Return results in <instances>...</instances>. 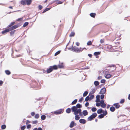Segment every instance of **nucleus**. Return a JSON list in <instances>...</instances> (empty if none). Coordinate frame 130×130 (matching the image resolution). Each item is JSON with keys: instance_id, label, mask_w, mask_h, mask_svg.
Listing matches in <instances>:
<instances>
[{"instance_id": "nucleus-1", "label": "nucleus", "mask_w": 130, "mask_h": 130, "mask_svg": "<svg viewBox=\"0 0 130 130\" xmlns=\"http://www.w3.org/2000/svg\"><path fill=\"white\" fill-rule=\"evenodd\" d=\"M82 107V106L79 104H77L76 106H73L71 108V109L73 112H75L77 111V108L80 109Z\"/></svg>"}, {"instance_id": "nucleus-2", "label": "nucleus", "mask_w": 130, "mask_h": 130, "mask_svg": "<svg viewBox=\"0 0 130 130\" xmlns=\"http://www.w3.org/2000/svg\"><path fill=\"white\" fill-rule=\"evenodd\" d=\"M57 67L56 65H54L53 66H51L49 67L48 69L47 70V73H49L51 72L53 69H57Z\"/></svg>"}, {"instance_id": "nucleus-3", "label": "nucleus", "mask_w": 130, "mask_h": 130, "mask_svg": "<svg viewBox=\"0 0 130 130\" xmlns=\"http://www.w3.org/2000/svg\"><path fill=\"white\" fill-rule=\"evenodd\" d=\"M97 116V114L96 113H93L88 118V121H91L92 119L95 118Z\"/></svg>"}, {"instance_id": "nucleus-4", "label": "nucleus", "mask_w": 130, "mask_h": 130, "mask_svg": "<svg viewBox=\"0 0 130 130\" xmlns=\"http://www.w3.org/2000/svg\"><path fill=\"white\" fill-rule=\"evenodd\" d=\"M71 51L76 53H79L81 51L80 48H78L75 46L73 47V46H72V48L71 50Z\"/></svg>"}, {"instance_id": "nucleus-5", "label": "nucleus", "mask_w": 130, "mask_h": 130, "mask_svg": "<svg viewBox=\"0 0 130 130\" xmlns=\"http://www.w3.org/2000/svg\"><path fill=\"white\" fill-rule=\"evenodd\" d=\"M82 110L80 109H77V111L74 112V114L75 115H76L78 113L79 114V115L80 116H82L83 115V112H82Z\"/></svg>"}, {"instance_id": "nucleus-6", "label": "nucleus", "mask_w": 130, "mask_h": 130, "mask_svg": "<svg viewBox=\"0 0 130 130\" xmlns=\"http://www.w3.org/2000/svg\"><path fill=\"white\" fill-rule=\"evenodd\" d=\"M63 112V110L62 109H60L59 110L54 111V114L57 115L62 113Z\"/></svg>"}, {"instance_id": "nucleus-7", "label": "nucleus", "mask_w": 130, "mask_h": 130, "mask_svg": "<svg viewBox=\"0 0 130 130\" xmlns=\"http://www.w3.org/2000/svg\"><path fill=\"white\" fill-rule=\"evenodd\" d=\"M76 123H75L73 121H72L71 122L69 127L70 128H72L74 126H76Z\"/></svg>"}, {"instance_id": "nucleus-8", "label": "nucleus", "mask_w": 130, "mask_h": 130, "mask_svg": "<svg viewBox=\"0 0 130 130\" xmlns=\"http://www.w3.org/2000/svg\"><path fill=\"white\" fill-rule=\"evenodd\" d=\"M106 92V89L105 88H103L100 91V93L102 94H104Z\"/></svg>"}, {"instance_id": "nucleus-9", "label": "nucleus", "mask_w": 130, "mask_h": 130, "mask_svg": "<svg viewBox=\"0 0 130 130\" xmlns=\"http://www.w3.org/2000/svg\"><path fill=\"white\" fill-rule=\"evenodd\" d=\"M79 122L83 124H85L86 123V121L85 119H80L79 120Z\"/></svg>"}, {"instance_id": "nucleus-10", "label": "nucleus", "mask_w": 130, "mask_h": 130, "mask_svg": "<svg viewBox=\"0 0 130 130\" xmlns=\"http://www.w3.org/2000/svg\"><path fill=\"white\" fill-rule=\"evenodd\" d=\"M18 27V26L17 25H15L12 27H11L10 28H9V29L10 31L16 28H17Z\"/></svg>"}, {"instance_id": "nucleus-11", "label": "nucleus", "mask_w": 130, "mask_h": 130, "mask_svg": "<svg viewBox=\"0 0 130 130\" xmlns=\"http://www.w3.org/2000/svg\"><path fill=\"white\" fill-rule=\"evenodd\" d=\"M113 105L115 106L116 108H118L120 106V105L118 103H115L113 104Z\"/></svg>"}, {"instance_id": "nucleus-12", "label": "nucleus", "mask_w": 130, "mask_h": 130, "mask_svg": "<svg viewBox=\"0 0 130 130\" xmlns=\"http://www.w3.org/2000/svg\"><path fill=\"white\" fill-rule=\"evenodd\" d=\"M83 113L84 116H85L88 115V112L87 110H85L83 111Z\"/></svg>"}, {"instance_id": "nucleus-13", "label": "nucleus", "mask_w": 130, "mask_h": 130, "mask_svg": "<svg viewBox=\"0 0 130 130\" xmlns=\"http://www.w3.org/2000/svg\"><path fill=\"white\" fill-rule=\"evenodd\" d=\"M96 89L97 88L96 87H95L94 88H93L92 89V91H91L90 93V94H92L94 93L95 92V91L96 90Z\"/></svg>"}, {"instance_id": "nucleus-14", "label": "nucleus", "mask_w": 130, "mask_h": 130, "mask_svg": "<svg viewBox=\"0 0 130 130\" xmlns=\"http://www.w3.org/2000/svg\"><path fill=\"white\" fill-rule=\"evenodd\" d=\"M100 96L99 95H97L96 96V100L95 101L96 102H100Z\"/></svg>"}, {"instance_id": "nucleus-15", "label": "nucleus", "mask_w": 130, "mask_h": 130, "mask_svg": "<svg viewBox=\"0 0 130 130\" xmlns=\"http://www.w3.org/2000/svg\"><path fill=\"white\" fill-rule=\"evenodd\" d=\"M10 30H9V29H6L2 31V34H5L6 33L8 32L9 31H10Z\"/></svg>"}, {"instance_id": "nucleus-16", "label": "nucleus", "mask_w": 130, "mask_h": 130, "mask_svg": "<svg viewBox=\"0 0 130 130\" xmlns=\"http://www.w3.org/2000/svg\"><path fill=\"white\" fill-rule=\"evenodd\" d=\"M26 0H22L21 1V4L24 5H25L26 4Z\"/></svg>"}, {"instance_id": "nucleus-17", "label": "nucleus", "mask_w": 130, "mask_h": 130, "mask_svg": "<svg viewBox=\"0 0 130 130\" xmlns=\"http://www.w3.org/2000/svg\"><path fill=\"white\" fill-rule=\"evenodd\" d=\"M116 69V68L115 67H113L111 68L110 69V73H111L114 71H115Z\"/></svg>"}, {"instance_id": "nucleus-18", "label": "nucleus", "mask_w": 130, "mask_h": 130, "mask_svg": "<svg viewBox=\"0 0 130 130\" xmlns=\"http://www.w3.org/2000/svg\"><path fill=\"white\" fill-rule=\"evenodd\" d=\"M103 111V109L102 108H100L98 110L97 112L98 114H100Z\"/></svg>"}, {"instance_id": "nucleus-19", "label": "nucleus", "mask_w": 130, "mask_h": 130, "mask_svg": "<svg viewBox=\"0 0 130 130\" xmlns=\"http://www.w3.org/2000/svg\"><path fill=\"white\" fill-rule=\"evenodd\" d=\"M31 0H26V4L28 5H30L31 3Z\"/></svg>"}, {"instance_id": "nucleus-20", "label": "nucleus", "mask_w": 130, "mask_h": 130, "mask_svg": "<svg viewBox=\"0 0 130 130\" xmlns=\"http://www.w3.org/2000/svg\"><path fill=\"white\" fill-rule=\"evenodd\" d=\"M99 82L97 81H95L94 82V84L95 86L98 85H99Z\"/></svg>"}, {"instance_id": "nucleus-21", "label": "nucleus", "mask_w": 130, "mask_h": 130, "mask_svg": "<svg viewBox=\"0 0 130 130\" xmlns=\"http://www.w3.org/2000/svg\"><path fill=\"white\" fill-rule=\"evenodd\" d=\"M75 119L76 120H78L79 118H80V117H79V115L77 114L76 115H75Z\"/></svg>"}, {"instance_id": "nucleus-22", "label": "nucleus", "mask_w": 130, "mask_h": 130, "mask_svg": "<svg viewBox=\"0 0 130 130\" xmlns=\"http://www.w3.org/2000/svg\"><path fill=\"white\" fill-rule=\"evenodd\" d=\"M115 108L113 106L111 107L110 108V110L112 112H113L115 110Z\"/></svg>"}, {"instance_id": "nucleus-23", "label": "nucleus", "mask_w": 130, "mask_h": 130, "mask_svg": "<svg viewBox=\"0 0 130 130\" xmlns=\"http://www.w3.org/2000/svg\"><path fill=\"white\" fill-rule=\"evenodd\" d=\"M111 76V75L110 74H107L106 75L105 77L106 78H110Z\"/></svg>"}, {"instance_id": "nucleus-24", "label": "nucleus", "mask_w": 130, "mask_h": 130, "mask_svg": "<svg viewBox=\"0 0 130 130\" xmlns=\"http://www.w3.org/2000/svg\"><path fill=\"white\" fill-rule=\"evenodd\" d=\"M101 53V52H95L94 53V55L95 56L96 55H98L100 54Z\"/></svg>"}, {"instance_id": "nucleus-25", "label": "nucleus", "mask_w": 130, "mask_h": 130, "mask_svg": "<svg viewBox=\"0 0 130 130\" xmlns=\"http://www.w3.org/2000/svg\"><path fill=\"white\" fill-rule=\"evenodd\" d=\"M46 118V116L45 115H42L41 117V119L42 120H44Z\"/></svg>"}, {"instance_id": "nucleus-26", "label": "nucleus", "mask_w": 130, "mask_h": 130, "mask_svg": "<svg viewBox=\"0 0 130 130\" xmlns=\"http://www.w3.org/2000/svg\"><path fill=\"white\" fill-rule=\"evenodd\" d=\"M5 72L6 74L9 75L11 73V72L8 70H6L5 71Z\"/></svg>"}, {"instance_id": "nucleus-27", "label": "nucleus", "mask_w": 130, "mask_h": 130, "mask_svg": "<svg viewBox=\"0 0 130 130\" xmlns=\"http://www.w3.org/2000/svg\"><path fill=\"white\" fill-rule=\"evenodd\" d=\"M104 115L103 114H101L98 117L99 118L101 119L103 118L104 117Z\"/></svg>"}, {"instance_id": "nucleus-28", "label": "nucleus", "mask_w": 130, "mask_h": 130, "mask_svg": "<svg viewBox=\"0 0 130 130\" xmlns=\"http://www.w3.org/2000/svg\"><path fill=\"white\" fill-rule=\"evenodd\" d=\"M71 109L70 108H69L67 109L66 111L67 113H70L71 112Z\"/></svg>"}, {"instance_id": "nucleus-29", "label": "nucleus", "mask_w": 130, "mask_h": 130, "mask_svg": "<svg viewBox=\"0 0 130 130\" xmlns=\"http://www.w3.org/2000/svg\"><path fill=\"white\" fill-rule=\"evenodd\" d=\"M15 23L14 22H12L8 26V27H10L11 26H12Z\"/></svg>"}, {"instance_id": "nucleus-30", "label": "nucleus", "mask_w": 130, "mask_h": 130, "mask_svg": "<svg viewBox=\"0 0 130 130\" xmlns=\"http://www.w3.org/2000/svg\"><path fill=\"white\" fill-rule=\"evenodd\" d=\"M90 16L92 17H94L96 15V14L95 13H91L90 14Z\"/></svg>"}, {"instance_id": "nucleus-31", "label": "nucleus", "mask_w": 130, "mask_h": 130, "mask_svg": "<svg viewBox=\"0 0 130 130\" xmlns=\"http://www.w3.org/2000/svg\"><path fill=\"white\" fill-rule=\"evenodd\" d=\"M106 104L105 103H104L102 104H101V107L102 108H104L106 107Z\"/></svg>"}, {"instance_id": "nucleus-32", "label": "nucleus", "mask_w": 130, "mask_h": 130, "mask_svg": "<svg viewBox=\"0 0 130 130\" xmlns=\"http://www.w3.org/2000/svg\"><path fill=\"white\" fill-rule=\"evenodd\" d=\"M88 93V92L87 91H85L83 94V96H86L87 95Z\"/></svg>"}, {"instance_id": "nucleus-33", "label": "nucleus", "mask_w": 130, "mask_h": 130, "mask_svg": "<svg viewBox=\"0 0 130 130\" xmlns=\"http://www.w3.org/2000/svg\"><path fill=\"white\" fill-rule=\"evenodd\" d=\"M77 99H75L74 101H73L72 103L71 104L72 105H73L75 104L77 102Z\"/></svg>"}, {"instance_id": "nucleus-34", "label": "nucleus", "mask_w": 130, "mask_h": 130, "mask_svg": "<svg viewBox=\"0 0 130 130\" xmlns=\"http://www.w3.org/2000/svg\"><path fill=\"white\" fill-rule=\"evenodd\" d=\"M39 117V115L38 114H36L35 116V118L36 119H38Z\"/></svg>"}, {"instance_id": "nucleus-35", "label": "nucleus", "mask_w": 130, "mask_h": 130, "mask_svg": "<svg viewBox=\"0 0 130 130\" xmlns=\"http://www.w3.org/2000/svg\"><path fill=\"white\" fill-rule=\"evenodd\" d=\"M58 67L59 68H62L63 67V63H61V64L58 65Z\"/></svg>"}, {"instance_id": "nucleus-36", "label": "nucleus", "mask_w": 130, "mask_h": 130, "mask_svg": "<svg viewBox=\"0 0 130 130\" xmlns=\"http://www.w3.org/2000/svg\"><path fill=\"white\" fill-rule=\"evenodd\" d=\"M97 109L95 107H93L91 109V110L93 112H95L96 111Z\"/></svg>"}, {"instance_id": "nucleus-37", "label": "nucleus", "mask_w": 130, "mask_h": 130, "mask_svg": "<svg viewBox=\"0 0 130 130\" xmlns=\"http://www.w3.org/2000/svg\"><path fill=\"white\" fill-rule=\"evenodd\" d=\"M74 35H75L74 33L73 32H72L70 34L69 36L70 37L74 36Z\"/></svg>"}, {"instance_id": "nucleus-38", "label": "nucleus", "mask_w": 130, "mask_h": 130, "mask_svg": "<svg viewBox=\"0 0 130 130\" xmlns=\"http://www.w3.org/2000/svg\"><path fill=\"white\" fill-rule=\"evenodd\" d=\"M89 100H90L89 96H88L86 97L85 101H86L87 102Z\"/></svg>"}, {"instance_id": "nucleus-39", "label": "nucleus", "mask_w": 130, "mask_h": 130, "mask_svg": "<svg viewBox=\"0 0 130 130\" xmlns=\"http://www.w3.org/2000/svg\"><path fill=\"white\" fill-rule=\"evenodd\" d=\"M28 24V23L27 22H25V23L23 25V27H25L26 26H27Z\"/></svg>"}, {"instance_id": "nucleus-40", "label": "nucleus", "mask_w": 130, "mask_h": 130, "mask_svg": "<svg viewBox=\"0 0 130 130\" xmlns=\"http://www.w3.org/2000/svg\"><path fill=\"white\" fill-rule=\"evenodd\" d=\"M50 8H46L42 12V13H44V12H45L46 11L49 10L50 9Z\"/></svg>"}, {"instance_id": "nucleus-41", "label": "nucleus", "mask_w": 130, "mask_h": 130, "mask_svg": "<svg viewBox=\"0 0 130 130\" xmlns=\"http://www.w3.org/2000/svg\"><path fill=\"white\" fill-rule=\"evenodd\" d=\"M6 128V126L5 125H3L1 126V128L2 129H4Z\"/></svg>"}, {"instance_id": "nucleus-42", "label": "nucleus", "mask_w": 130, "mask_h": 130, "mask_svg": "<svg viewBox=\"0 0 130 130\" xmlns=\"http://www.w3.org/2000/svg\"><path fill=\"white\" fill-rule=\"evenodd\" d=\"M60 51H57V52H56L55 54V56H56L57 55H58L60 53Z\"/></svg>"}, {"instance_id": "nucleus-43", "label": "nucleus", "mask_w": 130, "mask_h": 130, "mask_svg": "<svg viewBox=\"0 0 130 130\" xmlns=\"http://www.w3.org/2000/svg\"><path fill=\"white\" fill-rule=\"evenodd\" d=\"M57 2L56 3L58 4H60L63 3V2L58 1H57Z\"/></svg>"}, {"instance_id": "nucleus-44", "label": "nucleus", "mask_w": 130, "mask_h": 130, "mask_svg": "<svg viewBox=\"0 0 130 130\" xmlns=\"http://www.w3.org/2000/svg\"><path fill=\"white\" fill-rule=\"evenodd\" d=\"M94 97V96L93 95H91L90 97H89L90 100H91L92 99H93Z\"/></svg>"}, {"instance_id": "nucleus-45", "label": "nucleus", "mask_w": 130, "mask_h": 130, "mask_svg": "<svg viewBox=\"0 0 130 130\" xmlns=\"http://www.w3.org/2000/svg\"><path fill=\"white\" fill-rule=\"evenodd\" d=\"M92 44V42L91 41H89L87 43V44L88 45H90Z\"/></svg>"}, {"instance_id": "nucleus-46", "label": "nucleus", "mask_w": 130, "mask_h": 130, "mask_svg": "<svg viewBox=\"0 0 130 130\" xmlns=\"http://www.w3.org/2000/svg\"><path fill=\"white\" fill-rule=\"evenodd\" d=\"M84 99L83 97L81 98L79 100V102H82L83 100Z\"/></svg>"}, {"instance_id": "nucleus-47", "label": "nucleus", "mask_w": 130, "mask_h": 130, "mask_svg": "<svg viewBox=\"0 0 130 130\" xmlns=\"http://www.w3.org/2000/svg\"><path fill=\"white\" fill-rule=\"evenodd\" d=\"M26 128V126L25 125L21 127V129L22 130H24Z\"/></svg>"}, {"instance_id": "nucleus-48", "label": "nucleus", "mask_w": 130, "mask_h": 130, "mask_svg": "<svg viewBox=\"0 0 130 130\" xmlns=\"http://www.w3.org/2000/svg\"><path fill=\"white\" fill-rule=\"evenodd\" d=\"M105 82V79H102L101 81V82L102 83H104Z\"/></svg>"}, {"instance_id": "nucleus-49", "label": "nucleus", "mask_w": 130, "mask_h": 130, "mask_svg": "<svg viewBox=\"0 0 130 130\" xmlns=\"http://www.w3.org/2000/svg\"><path fill=\"white\" fill-rule=\"evenodd\" d=\"M38 122L37 121H32V124H37Z\"/></svg>"}, {"instance_id": "nucleus-50", "label": "nucleus", "mask_w": 130, "mask_h": 130, "mask_svg": "<svg viewBox=\"0 0 130 130\" xmlns=\"http://www.w3.org/2000/svg\"><path fill=\"white\" fill-rule=\"evenodd\" d=\"M101 104L100 103H96V105L97 106H101Z\"/></svg>"}, {"instance_id": "nucleus-51", "label": "nucleus", "mask_w": 130, "mask_h": 130, "mask_svg": "<svg viewBox=\"0 0 130 130\" xmlns=\"http://www.w3.org/2000/svg\"><path fill=\"white\" fill-rule=\"evenodd\" d=\"M35 113L34 112H31V116H33L35 115Z\"/></svg>"}, {"instance_id": "nucleus-52", "label": "nucleus", "mask_w": 130, "mask_h": 130, "mask_svg": "<svg viewBox=\"0 0 130 130\" xmlns=\"http://www.w3.org/2000/svg\"><path fill=\"white\" fill-rule=\"evenodd\" d=\"M107 114V112L105 110L104 112H103V114L104 115V116H106Z\"/></svg>"}, {"instance_id": "nucleus-53", "label": "nucleus", "mask_w": 130, "mask_h": 130, "mask_svg": "<svg viewBox=\"0 0 130 130\" xmlns=\"http://www.w3.org/2000/svg\"><path fill=\"white\" fill-rule=\"evenodd\" d=\"M38 7L39 9L40 10L42 9V6L41 5H39Z\"/></svg>"}, {"instance_id": "nucleus-54", "label": "nucleus", "mask_w": 130, "mask_h": 130, "mask_svg": "<svg viewBox=\"0 0 130 130\" xmlns=\"http://www.w3.org/2000/svg\"><path fill=\"white\" fill-rule=\"evenodd\" d=\"M104 95L103 94H102L101 95V97H100L101 99H103L104 98Z\"/></svg>"}, {"instance_id": "nucleus-55", "label": "nucleus", "mask_w": 130, "mask_h": 130, "mask_svg": "<svg viewBox=\"0 0 130 130\" xmlns=\"http://www.w3.org/2000/svg\"><path fill=\"white\" fill-rule=\"evenodd\" d=\"M31 126L30 124H28L27 126V128H31Z\"/></svg>"}, {"instance_id": "nucleus-56", "label": "nucleus", "mask_w": 130, "mask_h": 130, "mask_svg": "<svg viewBox=\"0 0 130 130\" xmlns=\"http://www.w3.org/2000/svg\"><path fill=\"white\" fill-rule=\"evenodd\" d=\"M124 102V99H122L121 100V101L120 102V103H123Z\"/></svg>"}, {"instance_id": "nucleus-57", "label": "nucleus", "mask_w": 130, "mask_h": 130, "mask_svg": "<svg viewBox=\"0 0 130 130\" xmlns=\"http://www.w3.org/2000/svg\"><path fill=\"white\" fill-rule=\"evenodd\" d=\"M100 103L101 104H102L104 103V101L103 100H101L100 101Z\"/></svg>"}, {"instance_id": "nucleus-58", "label": "nucleus", "mask_w": 130, "mask_h": 130, "mask_svg": "<svg viewBox=\"0 0 130 130\" xmlns=\"http://www.w3.org/2000/svg\"><path fill=\"white\" fill-rule=\"evenodd\" d=\"M104 42V39H101L100 41V43H103Z\"/></svg>"}, {"instance_id": "nucleus-59", "label": "nucleus", "mask_w": 130, "mask_h": 130, "mask_svg": "<svg viewBox=\"0 0 130 130\" xmlns=\"http://www.w3.org/2000/svg\"><path fill=\"white\" fill-rule=\"evenodd\" d=\"M89 105V103L88 102H86L85 104V106L86 107H87Z\"/></svg>"}, {"instance_id": "nucleus-60", "label": "nucleus", "mask_w": 130, "mask_h": 130, "mask_svg": "<svg viewBox=\"0 0 130 130\" xmlns=\"http://www.w3.org/2000/svg\"><path fill=\"white\" fill-rule=\"evenodd\" d=\"M80 50H81L80 52H82L83 50L84 49H85L86 50V49L85 48H82L81 47H80Z\"/></svg>"}, {"instance_id": "nucleus-61", "label": "nucleus", "mask_w": 130, "mask_h": 130, "mask_svg": "<svg viewBox=\"0 0 130 130\" xmlns=\"http://www.w3.org/2000/svg\"><path fill=\"white\" fill-rule=\"evenodd\" d=\"M15 31V30H14L13 31H12L11 32H10V34L11 35H12L14 33Z\"/></svg>"}, {"instance_id": "nucleus-62", "label": "nucleus", "mask_w": 130, "mask_h": 130, "mask_svg": "<svg viewBox=\"0 0 130 130\" xmlns=\"http://www.w3.org/2000/svg\"><path fill=\"white\" fill-rule=\"evenodd\" d=\"M102 78V76H99L98 77V80H99V79H101Z\"/></svg>"}, {"instance_id": "nucleus-63", "label": "nucleus", "mask_w": 130, "mask_h": 130, "mask_svg": "<svg viewBox=\"0 0 130 130\" xmlns=\"http://www.w3.org/2000/svg\"><path fill=\"white\" fill-rule=\"evenodd\" d=\"M88 56L90 58H91L92 57V55L91 54H88Z\"/></svg>"}, {"instance_id": "nucleus-64", "label": "nucleus", "mask_w": 130, "mask_h": 130, "mask_svg": "<svg viewBox=\"0 0 130 130\" xmlns=\"http://www.w3.org/2000/svg\"><path fill=\"white\" fill-rule=\"evenodd\" d=\"M3 83V82L2 81L0 80V86H2Z\"/></svg>"}]
</instances>
